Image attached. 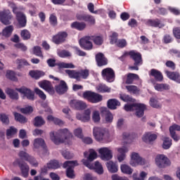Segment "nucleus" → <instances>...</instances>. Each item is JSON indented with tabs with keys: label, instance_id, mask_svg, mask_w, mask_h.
Returning a JSON list of instances; mask_svg holds the SVG:
<instances>
[{
	"label": "nucleus",
	"instance_id": "1",
	"mask_svg": "<svg viewBox=\"0 0 180 180\" xmlns=\"http://www.w3.org/2000/svg\"><path fill=\"white\" fill-rule=\"evenodd\" d=\"M49 136L51 141L56 146L63 143H67L70 145L72 141V134L67 128L59 129L56 135L54 131H51Z\"/></svg>",
	"mask_w": 180,
	"mask_h": 180
},
{
	"label": "nucleus",
	"instance_id": "2",
	"mask_svg": "<svg viewBox=\"0 0 180 180\" xmlns=\"http://www.w3.org/2000/svg\"><path fill=\"white\" fill-rule=\"evenodd\" d=\"M124 109L126 112H134L136 110V116L137 117H143L144 116V111L147 109V107L143 103H132L125 104Z\"/></svg>",
	"mask_w": 180,
	"mask_h": 180
},
{
	"label": "nucleus",
	"instance_id": "3",
	"mask_svg": "<svg viewBox=\"0 0 180 180\" xmlns=\"http://www.w3.org/2000/svg\"><path fill=\"white\" fill-rule=\"evenodd\" d=\"M93 134L97 141L105 143L109 139V132L105 128L96 127L93 129Z\"/></svg>",
	"mask_w": 180,
	"mask_h": 180
},
{
	"label": "nucleus",
	"instance_id": "4",
	"mask_svg": "<svg viewBox=\"0 0 180 180\" xmlns=\"http://www.w3.org/2000/svg\"><path fill=\"white\" fill-rule=\"evenodd\" d=\"M83 98L90 102V103H99L102 102L103 97L102 95L91 91H86L83 93Z\"/></svg>",
	"mask_w": 180,
	"mask_h": 180
},
{
	"label": "nucleus",
	"instance_id": "5",
	"mask_svg": "<svg viewBox=\"0 0 180 180\" xmlns=\"http://www.w3.org/2000/svg\"><path fill=\"white\" fill-rule=\"evenodd\" d=\"M13 13L15 15V19L20 27H26L27 25V18L26 15L22 11H18V7L14 5L13 6Z\"/></svg>",
	"mask_w": 180,
	"mask_h": 180
},
{
	"label": "nucleus",
	"instance_id": "6",
	"mask_svg": "<svg viewBox=\"0 0 180 180\" xmlns=\"http://www.w3.org/2000/svg\"><path fill=\"white\" fill-rule=\"evenodd\" d=\"M13 15L9 9H4L0 11V22L5 26H9L12 23Z\"/></svg>",
	"mask_w": 180,
	"mask_h": 180
},
{
	"label": "nucleus",
	"instance_id": "7",
	"mask_svg": "<svg viewBox=\"0 0 180 180\" xmlns=\"http://www.w3.org/2000/svg\"><path fill=\"white\" fill-rule=\"evenodd\" d=\"M68 38V32L65 31H60L52 37V43L57 45L63 44V43H65L67 41Z\"/></svg>",
	"mask_w": 180,
	"mask_h": 180
},
{
	"label": "nucleus",
	"instance_id": "8",
	"mask_svg": "<svg viewBox=\"0 0 180 180\" xmlns=\"http://www.w3.org/2000/svg\"><path fill=\"white\" fill-rule=\"evenodd\" d=\"M15 91L23 95V99L26 98L28 101H34V92L26 86H22L20 88H15Z\"/></svg>",
	"mask_w": 180,
	"mask_h": 180
},
{
	"label": "nucleus",
	"instance_id": "9",
	"mask_svg": "<svg viewBox=\"0 0 180 180\" xmlns=\"http://www.w3.org/2000/svg\"><path fill=\"white\" fill-rule=\"evenodd\" d=\"M101 75L107 82H113L115 81V78L116 75L115 74V70L112 69V68H107L102 70Z\"/></svg>",
	"mask_w": 180,
	"mask_h": 180
},
{
	"label": "nucleus",
	"instance_id": "10",
	"mask_svg": "<svg viewBox=\"0 0 180 180\" xmlns=\"http://www.w3.org/2000/svg\"><path fill=\"white\" fill-rule=\"evenodd\" d=\"M125 56H129L130 58L134 61V65H141L143 64V58L139 52L132 50L126 52Z\"/></svg>",
	"mask_w": 180,
	"mask_h": 180
},
{
	"label": "nucleus",
	"instance_id": "11",
	"mask_svg": "<svg viewBox=\"0 0 180 180\" xmlns=\"http://www.w3.org/2000/svg\"><path fill=\"white\" fill-rule=\"evenodd\" d=\"M47 64L49 67H56V65H57L58 67V70H61L63 68H75V65L72 63H67L64 62L56 63V60L53 58L48 59Z\"/></svg>",
	"mask_w": 180,
	"mask_h": 180
},
{
	"label": "nucleus",
	"instance_id": "12",
	"mask_svg": "<svg viewBox=\"0 0 180 180\" xmlns=\"http://www.w3.org/2000/svg\"><path fill=\"white\" fill-rule=\"evenodd\" d=\"M89 155L87 157V159H83L82 160V162L85 165V167H87V168H92V165H91V162L94 161V160H96L98 158V153H96V151L94 149H89Z\"/></svg>",
	"mask_w": 180,
	"mask_h": 180
},
{
	"label": "nucleus",
	"instance_id": "13",
	"mask_svg": "<svg viewBox=\"0 0 180 180\" xmlns=\"http://www.w3.org/2000/svg\"><path fill=\"white\" fill-rule=\"evenodd\" d=\"M155 162L159 168H165V167L169 165V159L164 155H158L155 158Z\"/></svg>",
	"mask_w": 180,
	"mask_h": 180
},
{
	"label": "nucleus",
	"instance_id": "14",
	"mask_svg": "<svg viewBox=\"0 0 180 180\" xmlns=\"http://www.w3.org/2000/svg\"><path fill=\"white\" fill-rule=\"evenodd\" d=\"M91 40V36L84 37V38L80 39L79 44L82 49L87 51L92 50V49H94V45Z\"/></svg>",
	"mask_w": 180,
	"mask_h": 180
},
{
	"label": "nucleus",
	"instance_id": "15",
	"mask_svg": "<svg viewBox=\"0 0 180 180\" xmlns=\"http://www.w3.org/2000/svg\"><path fill=\"white\" fill-rule=\"evenodd\" d=\"M131 167H137V165H144V160L137 153H132L130 160Z\"/></svg>",
	"mask_w": 180,
	"mask_h": 180
},
{
	"label": "nucleus",
	"instance_id": "16",
	"mask_svg": "<svg viewBox=\"0 0 180 180\" xmlns=\"http://www.w3.org/2000/svg\"><path fill=\"white\" fill-rule=\"evenodd\" d=\"M39 86L42 89H44V91L48 92V94H49L50 95H54V87H53V84H51V82L47 80H44L39 82Z\"/></svg>",
	"mask_w": 180,
	"mask_h": 180
},
{
	"label": "nucleus",
	"instance_id": "17",
	"mask_svg": "<svg viewBox=\"0 0 180 180\" xmlns=\"http://www.w3.org/2000/svg\"><path fill=\"white\" fill-rule=\"evenodd\" d=\"M98 153L101 155V159L104 161H109V160L113 158V155L109 148H101L98 150Z\"/></svg>",
	"mask_w": 180,
	"mask_h": 180
},
{
	"label": "nucleus",
	"instance_id": "18",
	"mask_svg": "<svg viewBox=\"0 0 180 180\" xmlns=\"http://www.w3.org/2000/svg\"><path fill=\"white\" fill-rule=\"evenodd\" d=\"M76 17L77 20H80L81 22H86L87 23H89V25H95L96 23L95 18L89 14H77Z\"/></svg>",
	"mask_w": 180,
	"mask_h": 180
},
{
	"label": "nucleus",
	"instance_id": "19",
	"mask_svg": "<svg viewBox=\"0 0 180 180\" xmlns=\"http://www.w3.org/2000/svg\"><path fill=\"white\" fill-rule=\"evenodd\" d=\"M95 58L98 67L108 65V58L105 57V55L103 53L99 52L96 54Z\"/></svg>",
	"mask_w": 180,
	"mask_h": 180
},
{
	"label": "nucleus",
	"instance_id": "20",
	"mask_svg": "<svg viewBox=\"0 0 180 180\" xmlns=\"http://www.w3.org/2000/svg\"><path fill=\"white\" fill-rule=\"evenodd\" d=\"M33 146L34 151H36V150H39L40 147L43 148L44 151H47V146H46V142L44 141V139L41 138L35 139L34 140Z\"/></svg>",
	"mask_w": 180,
	"mask_h": 180
},
{
	"label": "nucleus",
	"instance_id": "21",
	"mask_svg": "<svg viewBox=\"0 0 180 180\" xmlns=\"http://www.w3.org/2000/svg\"><path fill=\"white\" fill-rule=\"evenodd\" d=\"M18 167L20 169L22 176L24 178H27L29 176V165L24 161H18Z\"/></svg>",
	"mask_w": 180,
	"mask_h": 180
},
{
	"label": "nucleus",
	"instance_id": "22",
	"mask_svg": "<svg viewBox=\"0 0 180 180\" xmlns=\"http://www.w3.org/2000/svg\"><path fill=\"white\" fill-rule=\"evenodd\" d=\"M101 116L104 117L107 123H112L113 122V115L109 111L108 108L103 107L101 109Z\"/></svg>",
	"mask_w": 180,
	"mask_h": 180
},
{
	"label": "nucleus",
	"instance_id": "23",
	"mask_svg": "<svg viewBox=\"0 0 180 180\" xmlns=\"http://www.w3.org/2000/svg\"><path fill=\"white\" fill-rule=\"evenodd\" d=\"M55 89L59 95H63L68 91V86L64 80H61L60 84L55 86Z\"/></svg>",
	"mask_w": 180,
	"mask_h": 180
},
{
	"label": "nucleus",
	"instance_id": "24",
	"mask_svg": "<svg viewBox=\"0 0 180 180\" xmlns=\"http://www.w3.org/2000/svg\"><path fill=\"white\" fill-rule=\"evenodd\" d=\"M149 75L153 77L157 82H162L164 80V76L162 72L157 69H151Z\"/></svg>",
	"mask_w": 180,
	"mask_h": 180
},
{
	"label": "nucleus",
	"instance_id": "25",
	"mask_svg": "<svg viewBox=\"0 0 180 180\" xmlns=\"http://www.w3.org/2000/svg\"><path fill=\"white\" fill-rule=\"evenodd\" d=\"M165 73L169 79L180 84V75L178 72H171L169 70H165Z\"/></svg>",
	"mask_w": 180,
	"mask_h": 180
},
{
	"label": "nucleus",
	"instance_id": "26",
	"mask_svg": "<svg viewBox=\"0 0 180 180\" xmlns=\"http://www.w3.org/2000/svg\"><path fill=\"white\" fill-rule=\"evenodd\" d=\"M158 136L155 134H153L152 132H146L142 137L143 141L144 143H153V141H155Z\"/></svg>",
	"mask_w": 180,
	"mask_h": 180
},
{
	"label": "nucleus",
	"instance_id": "27",
	"mask_svg": "<svg viewBox=\"0 0 180 180\" xmlns=\"http://www.w3.org/2000/svg\"><path fill=\"white\" fill-rule=\"evenodd\" d=\"M70 105L72 108H75L77 110H84L86 108V103L82 101H72L70 102Z\"/></svg>",
	"mask_w": 180,
	"mask_h": 180
},
{
	"label": "nucleus",
	"instance_id": "28",
	"mask_svg": "<svg viewBox=\"0 0 180 180\" xmlns=\"http://www.w3.org/2000/svg\"><path fill=\"white\" fill-rule=\"evenodd\" d=\"M119 154L117 155V160L119 162H122V161H124V158H126V153L129 152V149L127 147H122L117 149Z\"/></svg>",
	"mask_w": 180,
	"mask_h": 180
},
{
	"label": "nucleus",
	"instance_id": "29",
	"mask_svg": "<svg viewBox=\"0 0 180 180\" xmlns=\"http://www.w3.org/2000/svg\"><path fill=\"white\" fill-rule=\"evenodd\" d=\"M147 26H150L151 27H162L164 25H161V20L158 18L149 19L146 22Z\"/></svg>",
	"mask_w": 180,
	"mask_h": 180
},
{
	"label": "nucleus",
	"instance_id": "30",
	"mask_svg": "<svg viewBox=\"0 0 180 180\" xmlns=\"http://www.w3.org/2000/svg\"><path fill=\"white\" fill-rule=\"evenodd\" d=\"M72 29H76V30H79V32H82V30H85L86 28V23L84 22H78L75 21L71 24Z\"/></svg>",
	"mask_w": 180,
	"mask_h": 180
},
{
	"label": "nucleus",
	"instance_id": "31",
	"mask_svg": "<svg viewBox=\"0 0 180 180\" xmlns=\"http://www.w3.org/2000/svg\"><path fill=\"white\" fill-rule=\"evenodd\" d=\"M107 106L108 109L115 110V109H117V106H120V102L116 98H111L108 101Z\"/></svg>",
	"mask_w": 180,
	"mask_h": 180
},
{
	"label": "nucleus",
	"instance_id": "32",
	"mask_svg": "<svg viewBox=\"0 0 180 180\" xmlns=\"http://www.w3.org/2000/svg\"><path fill=\"white\" fill-rule=\"evenodd\" d=\"M77 81L79 82L82 79H87L88 77H89V70L84 69V70H80L77 71Z\"/></svg>",
	"mask_w": 180,
	"mask_h": 180
},
{
	"label": "nucleus",
	"instance_id": "33",
	"mask_svg": "<svg viewBox=\"0 0 180 180\" xmlns=\"http://www.w3.org/2000/svg\"><path fill=\"white\" fill-rule=\"evenodd\" d=\"M139 79V75L134 73H128L127 75V79L125 81V84L127 85H131L134 82V81Z\"/></svg>",
	"mask_w": 180,
	"mask_h": 180
},
{
	"label": "nucleus",
	"instance_id": "34",
	"mask_svg": "<svg viewBox=\"0 0 180 180\" xmlns=\"http://www.w3.org/2000/svg\"><path fill=\"white\" fill-rule=\"evenodd\" d=\"M6 94H7L10 99H13V101H18V99H19V94H18L16 90L13 89L8 88L6 90Z\"/></svg>",
	"mask_w": 180,
	"mask_h": 180
},
{
	"label": "nucleus",
	"instance_id": "35",
	"mask_svg": "<svg viewBox=\"0 0 180 180\" xmlns=\"http://www.w3.org/2000/svg\"><path fill=\"white\" fill-rule=\"evenodd\" d=\"M13 25H8L6 26L1 33L4 37H11V36H12V33H13Z\"/></svg>",
	"mask_w": 180,
	"mask_h": 180
},
{
	"label": "nucleus",
	"instance_id": "36",
	"mask_svg": "<svg viewBox=\"0 0 180 180\" xmlns=\"http://www.w3.org/2000/svg\"><path fill=\"white\" fill-rule=\"evenodd\" d=\"M109 172L111 174H116L118 171L117 165L113 161H109L105 164Z\"/></svg>",
	"mask_w": 180,
	"mask_h": 180
},
{
	"label": "nucleus",
	"instance_id": "37",
	"mask_svg": "<svg viewBox=\"0 0 180 180\" xmlns=\"http://www.w3.org/2000/svg\"><path fill=\"white\" fill-rule=\"evenodd\" d=\"M96 89L97 92H99L100 94H105L106 92L109 93L111 91V89L105 84H99L96 87Z\"/></svg>",
	"mask_w": 180,
	"mask_h": 180
},
{
	"label": "nucleus",
	"instance_id": "38",
	"mask_svg": "<svg viewBox=\"0 0 180 180\" xmlns=\"http://www.w3.org/2000/svg\"><path fill=\"white\" fill-rule=\"evenodd\" d=\"M33 124L35 127H41V126H44V124H46V121H44L43 117L37 116L34 119Z\"/></svg>",
	"mask_w": 180,
	"mask_h": 180
},
{
	"label": "nucleus",
	"instance_id": "39",
	"mask_svg": "<svg viewBox=\"0 0 180 180\" xmlns=\"http://www.w3.org/2000/svg\"><path fill=\"white\" fill-rule=\"evenodd\" d=\"M60 167L61 165H60V162L57 160H50V162L47 163V167L49 169H58Z\"/></svg>",
	"mask_w": 180,
	"mask_h": 180
},
{
	"label": "nucleus",
	"instance_id": "40",
	"mask_svg": "<svg viewBox=\"0 0 180 180\" xmlns=\"http://www.w3.org/2000/svg\"><path fill=\"white\" fill-rule=\"evenodd\" d=\"M13 116L15 117V120L16 122H19V123H27V118L26 117L22 115V114L19 112H13Z\"/></svg>",
	"mask_w": 180,
	"mask_h": 180
},
{
	"label": "nucleus",
	"instance_id": "41",
	"mask_svg": "<svg viewBox=\"0 0 180 180\" xmlns=\"http://www.w3.org/2000/svg\"><path fill=\"white\" fill-rule=\"evenodd\" d=\"M15 63L18 65L17 66L18 70H21V68H23L24 67H27V65H30V64H29V62H27V60L25 58H22V59L18 58L15 60Z\"/></svg>",
	"mask_w": 180,
	"mask_h": 180
},
{
	"label": "nucleus",
	"instance_id": "42",
	"mask_svg": "<svg viewBox=\"0 0 180 180\" xmlns=\"http://www.w3.org/2000/svg\"><path fill=\"white\" fill-rule=\"evenodd\" d=\"M125 88L127 92H129V94H133L134 95L140 94V89L137 87V86L128 85V86H126Z\"/></svg>",
	"mask_w": 180,
	"mask_h": 180
},
{
	"label": "nucleus",
	"instance_id": "43",
	"mask_svg": "<svg viewBox=\"0 0 180 180\" xmlns=\"http://www.w3.org/2000/svg\"><path fill=\"white\" fill-rule=\"evenodd\" d=\"M79 164H78V161L77 160H68L65 161L63 165V168H71L78 167Z\"/></svg>",
	"mask_w": 180,
	"mask_h": 180
},
{
	"label": "nucleus",
	"instance_id": "44",
	"mask_svg": "<svg viewBox=\"0 0 180 180\" xmlns=\"http://www.w3.org/2000/svg\"><path fill=\"white\" fill-rule=\"evenodd\" d=\"M30 75L32 78H34L35 79H39V78H41V77H44V72L42 71H34V70H31L30 71Z\"/></svg>",
	"mask_w": 180,
	"mask_h": 180
},
{
	"label": "nucleus",
	"instance_id": "45",
	"mask_svg": "<svg viewBox=\"0 0 180 180\" xmlns=\"http://www.w3.org/2000/svg\"><path fill=\"white\" fill-rule=\"evenodd\" d=\"M90 38L96 46H102L103 44V37L101 36H90Z\"/></svg>",
	"mask_w": 180,
	"mask_h": 180
},
{
	"label": "nucleus",
	"instance_id": "46",
	"mask_svg": "<svg viewBox=\"0 0 180 180\" xmlns=\"http://www.w3.org/2000/svg\"><path fill=\"white\" fill-rule=\"evenodd\" d=\"M154 88L156 91L162 92V91H168V89H169V86L167 84H156L154 86Z\"/></svg>",
	"mask_w": 180,
	"mask_h": 180
},
{
	"label": "nucleus",
	"instance_id": "47",
	"mask_svg": "<svg viewBox=\"0 0 180 180\" xmlns=\"http://www.w3.org/2000/svg\"><path fill=\"white\" fill-rule=\"evenodd\" d=\"M20 37L22 39V40H30V38L32 37V34L30 33V31L25 29L21 30Z\"/></svg>",
	"mask_w": 180,
	"mask_h": 180
},
{
	"label": "nucleus",
	"instance_id": "48",
	"mask_svg": "<svg viewBox=\"0 0 180 180\" xmlns=\"http://www.w3.org/2000/svg\"><path fill=\"white\" fill-rule=\"evenodd\" d=\"M120 168L123 174H127V175H131L133 174V169L127 165H122Z\"/></svg>",
	"mask_w": 180,
	"mask_h": 180
},
{
	"label": "nucleus",
	"instance_id": "49",
	"mask_svg": "<svg viewBox=\"0 0 180 180\" xmlns=\"http://www.w3.org/2000/svg\"><path fill=\"white\" fill-rule=\"evenodd\" d=\"M171 146H172V139H171L169 137H165L163 140L162 148L165 150H168L171 148Z\"/></svg>",
	"mask_w": 180,
	"mask_h": 180
},
{
	"label": "nucleus",
	"instance_id": "50",
	"mask_svg": "<svg viewBox=\"0 0 180 180\" xmlns=\"http://www.w3.org/2000/svg\"><path fill=\"white\" fill-rule=\"evenodd\" d=\"M94 169H95L96 172L98 174V175H102L103 174V167L101 162L96 161L94 166Z\"/></svg>",
	"mask_w": 180,
	"mask_h": 180
},
{
	"label": "nucleus",
	"instance_id": "51",
	"mask_svg": "<svg viewBox=\"0 0 180 180\" xmlns=\"http://www.w3.org/2000/svg\"><path fill=\"white\" fill-rule=\"evenodd\" d=\"M65 72L68 75L69 78H72L73 79H76V81H78V71L66 70Z\"/></svg>",
	"mask_w": 180,
	"mask_h": 180
},
{
	"label": "nucleus",
	"instance_id": "52",
	"mask_svg": "<svg viewBox=\"0 0 180 180\" xmlns=\"http://www.w3.org/2000/svg\"><path fill=\"white\" fill-rule=\"evenodd\" d=\"M6 77L8 79H11V81H18V77H16V74H15L14 71L7 70Z\"/></svg>",
	"mask_w": 180,
	"mask_h": 180
},
{
	"label": "nucleus",
	"instance_id": "53",
	"mask_svg": "<svg viewBox=\"0 0 180 180\" xmlns=\"http://www.w3.org/2000/svg\"><path fill=\"white\" fill-rule=\"evenodd\" d=\"M75 167H68L66 169V176L70 178V179H74L75 178V173L74 172Z\"/></svg>",
	"mask_w": 180,
	"mask_h": 180
},
{
	"label": "nucleus",
	"instance_id": "54",
	"mask_svg": "<svg viewBox=\"0 0 180 180\" xmlns=\"http://www.w3.org/2000/svg\"><path fill=\"white\" fill-rule=\"evenodd\" d=\"M16 133H18V129L15 128V127H10L9 129H6L7 137H12V136H15Z\"/></svg>",
	"mask_w": 180,
	"mask_h": 180
},
{
	"label": "nucleus",
	"instance_id": "55",
	"mask_svg": "<svg viewBox=\"0 0 180 180\" xmlns=\"http://www.w3.org/2000/svg\"><path fill=\"white\" fill-rule=\"evenodd\" d=\"M34 92H35L36 95H38L39 98H40V99H41L42 101H46V99L47 98V96H46L44 92H43V91L40 90V89L35 88Z\"/></svg>",
	"mask_w": 180,
	"mask_h": 180
},
{
	"label": "nucleus",
	"instance_id": "56",
	"mask_svg": "<svg viewBox=\"0 0 180 180\" xmlns=\"http://www.w3.org/2000/svg\"><path fill=\"white\" fill-rule=\"evenodd\" d=\"M0 120L3 124H6V126L10 123L9 116L6 115L5 113L0 114Z\"/></svg>",
	"mask_w": 180,
	"mask_h": 180
},
{
	"label": "nucleus",
	"instance_id": "57",
	"mask_svg": "<svg viewBox=\"0 0 180 180\" xmlns=\"http://www.w3.org/2000/svg\"><path fill=\"white\" fill-rule=\"evenodd\" d=\"M120 98L123 102H136V99L132 98L131 96L127 94L120 95Z\"/></svg>",
	"mask_w": 180,
	"mask_h": 180
},
{
	"label": "nucleus",
	"instance_id": "58",
	"mask_svg": "<svg viewBox=\"0 0 180 180\" xmlns=\"http://www.w3.org/2000/svg\"><path fill=\"white\" fill-rule=\"evenodd\" d=\"M167 9L170 12V13H172V15H174L175 16H179L180 15L179 8L176 7L168 6Z\"/></svg>",
	"mask_w": 180,
	"mask_h": 180
},
{
	"label": "nucleus",
	"instance_id": "59",
	"mask_svg": "<svg viewBox=\"0 0 180 180\" xmlns=\"http://www.w3.org/2000/svg\"><path fill=\"white\" fill-rule=\"evenodd\" d=\"M150 105L155 109H160V108H161V104H160V102L155 98H150Z\"/></svg>",
	"mask_w": 180,
	"mask_h": 180
},
{
	"label": "nucleus",
	"instance_id": "60",
	"mask_svg": "<svg viewBox=\"0 0 180 180\" xmlns=\"http://www.w3.org/2000/svg\"><path fill=\"white\" fill-rule=\"evenodd\" d=\"M33 53L37 57H43V52H41V47L39 46H34Z\"/></svg>",
	"mask_w": 180,
	"mask_h": 180
},
{
	"label": "nucleus",
	"instance_id": "61",
	"mask_svg": "<svg viewBox=\"0 0 180 180\" xmlns=\"http://www.w3.org/2000/svg\"><path fill=\"white\" fill-rule=\"evenodd\" d=\"M20 110L21 113H23V115H30V113L33 112V107L30 105L25 108H22Z\"/></svg>",
	"mask_w": 180,
	"mask_h": 180
},
{
	"label": "nucleus",
	"instance_id": "62",
	"mask_svg": "<svg viewBox=\"0 0 180 180\" xmlns=\"http://www.w3.org/2000/svg\"><path fill=\"white\" fill-rule=\"evenodd\" d=\"M18 157L24 161H27L28 158L30 157V155L24 150H21L18 153Z\"/></svg>",
	"mask_w": 180,
	"mask_h": 180
},
{
	"label": "nucleus",
	"instance_id": "63",
	"mask_svg": "<svg viewBox=\"0 0 180 180\" xmlns=\"http://www.w3.org/2000/svg\"><path fill=\"white\" fill-rule=\"evenodd\" d=\"M119 34H117V32H113L110 36V44H116L117 43V37H118Z\"/></svg>",
	"mask_w": 180,
	"mask_h": 180
},
{
	"label": "nucleus",
	"instance_id": "64",
	"mask_svg": "<svg viewBox=\"0 0 180 180\" xmlns=\"http://www.w3.org/2000/svg\"><path fill=\"white\" fill-rule=\"evenodd\" d=\"M92 119L94 123H98V122H101V115L99 114V111L98 110L94 111Z\"/></svg>",
	"mask_w": 180,
	"mask_h": 180
}]
</instances>
